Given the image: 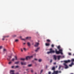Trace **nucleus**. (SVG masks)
I'll return each mask as SVG.
<instances>
[{
    "instance_id": "393cba45",
    "label": "nucleus",
    "mask_w": 74,
    "mask_h": 74,
    "mask_svg": "<svg viewBox=\"0 0 74 74\" xmlns=\"http://www.w3.org/2000/svg\"><path fill=\"white\" fill-rule=\"evenodd\" d=\"M3 50V52H4V51L5 52L7 51V50L5 49H4Z\"/></svg>"
},
{
    "instance_id": "f3484780",
    "label": "nucleus",
    "mask_w": 74,
    "mask_h": 74,
    "mask_svg": "<svg viewBox=\"0 0 74 74\" xmlns=\"http://www.w3.org/2000/svg\"><path fill=\"white\" fill-rule=\"evenodd\" d=\"M62 66L60 65L59 66V67L58 68V70H60Z\"/></svg>"
},
{
    "instance_id": "5701e85b",
    "label": "nucleus",
    "mask_w": 74,
    "mask_h": 74,
    "mask_svg": "<svg viewBox=\"0 0 74 74\" xmlns=\"http://www.w3.org/2000/svg\"><path fill=\"white\" fill-rule=\"evenodd\" d=\"M12 37H16V35H13Z\"/></svg>"
},
{
    "instance_id": "4d7b16f0",
    "label": "nucleus",
    "mask_w": 74,
    "mask_h": 74,
    "mask_svg": "<svg viewBox=\"0 0 74 74\" xmlns=\"http://www.w3.org/2000/svg\"><path fill=\"white\" fill-rule=\"evenodd\" d=\"M46 68H47V66H46Z\"/></svg>"
},
{
    "instance_id": "f257e3e1",
    "label": "nucleus",
    "mask_w": 74,
    "mask_h": 74,
    "mask_svg": "<svg viewBox=\"0 0 74 74\" xmlns=\"http://www.w3.org/2000/svg\"><path fill=\"white\" fill-rule=\"evenodd\" d=\"M57 48L59 50V51L57 50V49H55V52L56 54H59L61 53V55H63V53H62V51H63V50L62 49H60V46H59Z\"/></svg>"
},
{
    "instance_id": "5fc2aeb1",
    "label": "nucleus",
    "mask_w": 74,
    "mask_h": 74,
    "mask_svg": "<svg viewBox=\"0 0 74 74\" xmlns=\"http://www.w3.org/2000/svg\"><path fill=\"white\" fill-rule=\"evenodd\" d=\"M59 73H61V71H60L59 72Z\"/></svg>"
},
{
    "instance_id": "aec40b11",
    "label": "nucleus",
    "mask_w": 74,
    "mask_h": 74,
    "mask_svg": "<svg viewBox=\"0 0 74 74\" xmlns=\"http://www.w3.org/2000/svg\"><path fill=\"white\" fill-rule=\"evenodd\" d=\"M55 67H54V66L52 68V70H55Z\"/></svg>"
},
{
    "instance_id": "9b49d317",
    "label": "nucleus",
    "mask_w": 74,
    "mask_h": 74,
    "mask_svg": "<svg viewBox=\"0 0 74 74\" xmlns=\"http://www.w3.org/2000/svg\"><path fill=\"white\" fill-rule=\"evenodd\" d=\"M40 47H38V48L35 51L36 52H38V51L39 50V49H40Z\"/></svg>"
},
{
    "instance_id": "72a5a7b5",
    "label": "nucleus",
    "mask_w": 74,
    "mask_h": 74,
    "mask_svg": "<svg viewBox=\"0 0 74 74\" xmlns=\"http://www.w3.org/2000/svg\"><path fill=\"white\" fill-rule=\"evenodd\" d=\"M52 47H54V45L53 44L52 45H51Z\"/></svg>"
},
{
    "instance_id": "f704fd0d",
    "label": "nucleus",
    "mask_w": 74,
    "mask_h": 74,
    "mask_svg": "<svg viewBox=\"0 0 74 74\" xmlns=\"http://www.w3.org/2000/svg\"><path fill=\"white\" fill-rule=\"evenodd\" d=\"M71 61H72V62H74V59H72Z\"/></svg>"
},
{
    "instance_id": "412c9836",
    "label": "nucleus",
    "mask_w": 74,
    "mask_h": 74,
    "mask_svg": "<svg viewBox=\"0 0 74 74\" xmlns=\"http://www.w3.org/2000/svg\"><path fill=\"white\" fill-rule=\"evenodd\" d=\"M47 42H51V40L49 39H47Z\"/></svg>"
},
{
    "instance_id": "13d9d810",
    "label": "nucleus",
    "mask_w": 74,
    "mask_h": 74,
    "mask_svg": "<svg viewBox=\"0 0 74 74\" xmlns=\"http://www.w3.org/2000/svg\"><path fill=\"white\" fill-rule=\"evenodd\" d=\"M35 74H37V73H35Z\"/></svg>"
},
{
    "instance_id": "39448f33",
    "label": "nucleus",
    "mask_w": 74,
    "mask_h": 74,
    "mask_svg": "<svg viewBox=\"0 0 74 74\" xmlns=\"http://www.w3.org/2000/svg\"><path fill=\"white\" fill-rule=\"evenodd\" d=\"M33 56H28L26 57V59L28 60V59H30L31 58H32Z\"/></svg>"
},
{
    "instance_id": "58836bf2",
    "label": "nucleus",
    "mask_w": 74,
    "mask_h": 74,
    "mask_svg": "<svg viewBox=\"0 0 74 74\" xmlns=\"http://www.w3.org/2000/svg\"><path fill=\"white\" fill-rule=\"evenodd\" d=\"M52 62V60H50V63H51Z\"/></svg>"
},
{
    "instance_id": "7c9ffc66",
    "label": "nucleus",
    "mask_w": 74,
    "mask_h": 74,
    "mask_svg": "<svg viewBox=\"0 0 74 74\" xmlns=\"http://www.w3.org/2000/svg\"><path fill=\"white\" fill-rule=\"evenodd\" d=\"M14 57L16 59V60H17V57H16V56H15Z\"/></svg>"
},
{
    "instance_id": "37998d69",
    "label": "nucleus",
    "mask_w": 74,
    "mask_h": 74,
    "mask_svg": "<svg viewBox=\"0 0 74 74\" xmlns=\"http://www.w3.org/2000/svg\"><path fill=\"white\" fill-rule=\"evenodd\" d=\"M31 71L32 73H33V71L32 70H31Z\"/></svg>"
},
{
    "instance_id": "c9c22d12",
    "label": "nucleus",
    "mask_w": 74,
    "mask_h": 74,
    "mask_svg": "<svg viewBox=\"0 0 74 74\" xmlns=\"http://www.w3.org/2000/svg\"><path fill=\"white\" fill-rule=\"evenodd\" d=\"M19 67V66H16L15 68H18Z\"/></svg>"
},
{
    "instance_id": "473e14b6",
    "label": "nucleus",
    "mask_w": 74,
    "mask_h": 74,
    "mask_svg": "<svg viewBox=\"0 0 74 74\" xmlns=\"http://www.w3.org/2000/svg\"><path fill=\"white\" fill-rule=\"evenodd\" d=\"M23 49L25 51H26V48H23Z\"/></svg>"
},
{
    "instance_id": "1a4fd4ad",
    "label": "nucleus",
    "mask_w": 74,
    "mask_h": 74,
    "mask_svg": "<svg viewBox=\"0 0 74 74\" xmlns=\"http://www.w3.org/2000/svg\"><path fill=\"white\" fill-rule=\"evenodd\" d=\"M38 45H39V43L38 42H36V44L35 45V47H38Z\"/></svg>"
},
{
    "instance_id": "ddd939ff",
    "label": "nucleus",
    "mask_w": 74,
    "mask_h": 74,
    "mask_svg": "<svg viewBox=\"0 0 74 74\" xmlns=\"http://www.w3.org/2000/svg\"><path fill=\"white\" fill-rule=\"evenodd\" d=\"M57 57H58V60H59L60 59V58L61 57V56H57Z\"/></svg>"
},
{
    "instance_id": "423d86ee",
    "label": "nucleus",
    "mask_w": 74,
    "mask_h": 74,
    "mask_svg": "<svg viewBox=\"0 0 74 74\" xmlns=\"http://www.w3.org/2000/svg\"><path fill=\"white\" fill-rule=\"evenodd\" d=\"M58 74V71H54L52 73V74Z\"/></svg>"
},
{
    "instance_id": "4c0bfd02",
    "label": "nucleus",
    "mask_w": 74,
    "mask_h": 74,
    "mask_svg": "<svg viewBox=\"0 0 74 74\" xmlns=\"http://www.w3.org/2000/svg\"><path fill=\"white\" fill-rule=\"evenodd\" d=\"M2 48V46H0V49H1Z\"/></svg>"
},
{
    "instance_id": "f03ea898",
    "label": "nucleus",
    "mask_w": 74,
    "mask_h": 74,
    "mask_svg": "<svg viewBox=\"0 0 74 74\" xmlns=\"http://www.w3.org/2000/svg\"><path fill=\"white\" fill-rule=\"evenodd\" d=\"M71 61L70 60H68L67 61H64V62L65 63L63 64L65 67V69H67L68 68V66H67V65L66 63H69V62H70Z\"/></svg>"
},
{
    "instance_id": "9d476101",
    "label": "nucleus",
    "mask_w": 74,
    "mask_h": 74,
    "mask_svg": "<svg viewBox=\"0 0 74 74\" xmlns=\"http://www.w3.org/2000/svg\"><path fill=\"white\" fill-rule=\"evenodd\" d=\"M21 65H25V64H26V62H21Z\"/></svg>"
},
{
    "instance_id": "f8f14e48",
    "label": "nucleus",
    "mask_w": 74,
    "mask_h": 74,
    "mask_svg": "<svg viewBox=\"0 0 74 74\" xmlns=\"http://www.w3.org/2000/svg\"><path fill=\"white\" fill-rule=\"evenodd\" d=\"M26 38L27 40H30V39L31 38V37H27Z\"/></svg>"
},
{
    "instance_id": "4be33fe9",
    "label": "nucleus",
    "mask_w": 74,
    "mask_h": 74,
    "mask_svg": "<svg viewBox=\"0 0 74 74\" xmlns=\"http://www.w3.org/2000/svg\"><path fill=\"white\" fill-rule=\"evenodd\" d=\"M41 61H42V59H39L38 60V61L39 62H41Z\"/></svg>"
},
{
    "instance_id": "0eeeda50",
    "label": "nucleus",
    "mask_w": 74,
    "mask_h": 74,
    "mask_svg": "<svg viewBox=\"0 0 74 74\" xmlns=\"http://www.w3.org/2000/svg\"><path fill=\"white\" fill-rule=\"evenodd\" d=\"M53 56L54 59V60H56V59H57V58H56V57H57V56H56V55H54Z\"/></svg>"
},
{
    "instance_id": "864d4df0",
    "label": "nucleus",
    "mask_w": 74,
    "mask_h": 74,
    "mask_svg": "<svg viewBox=\"0 0 74 74\" xmlns=\"http://www.w3.org/2000/svg\"><path fill=\"white\" fill-rule=\"evenodd\" d=\"M56 68H57V67H58V66H56Z\"/></svg>"
},
{
    "instance_id": "a19ab883",
    "label": "nucleus",
    "mask_w": 74,
    "mask_h": 74,
    "mask_svg": "<svg viewBox=\"0 0 74 74\" xmlns=\"http://www.w3.org/2000/svg\"><path fill=\"white\" fill-rule=\"evenodd\" d=\"M35 60H37V59L36 58H35L34 59Z\"/></svg>"
},
{
    "instance_id": "c85d7f7f",
    "label": "nucleus",
    "mask_w": 74,
    "mask_h": 74,
    "mask_svg": "<svg viewBox=\"0 0 74 74\" xmlns=\"http://www.w3.org/2000/svg\"><path fill=\"white\" fill-rule=\"evenodd\" d=\"M48 74H51V71H49L48 73Z\"/></svg>"
},
{
    "instance_id": "20e7f679",
    "label": "nucleus",
    "mask_w": 74,
    "mask_h": 74,
    "mask_svg": "<svg viewBox=\"0 0 74 74\" xmlns=\"http://www.w3.org/2000/svg\"><path fill=\"white\" fill-rule=\"evenodd\" d=\"M12 54H11V56H8V58H7L8 60L9 61H10V60H11V58L12 57Z\"/></svg>"
},
{
    "instance_id": "2f4dec72",
    "label": "nucleus",
    "mask_w": 74,
    "mask_h": 74,
    "mask_svg": "<svg viewBox=\"0 0 74 74\" xmlns=\"http://www.w3.org/2000/svg\"><path fill=\"white\" fill-rule=\"evenodd\" d=\"M43 71V70H42L40 71V73H42V72Z\"/></svg>"
},
{
    "instance_id": "7ed1b4c3",
    "label": "nucleus",
    "mask_w": 74,
    "mask_h": 74,
    "mask_svg": "<svg viewBox=\"0 0 74 74\" xmlns=\"http://www.w3.org/2000/svg\"><path fill=\"white\" fill-rule=\"evenodd\" d=\"M50 51H48L47 52V53L48 54H49V53H55V52H56V51H54L53 50V49L52 48H51L49 49Z\"/></svg>"
},
{
    "instance_id": "cd10ccee",
    "label": "nucleus",
    "mask_w": 74,
    "mask_h": 74,
    "mask_svg": "<svg viewBox=\"0 0 74 74\" xmlns=\"http://www.w3.org/2000/svg\"><path fill=\"white\" fill-rule=\"evenodd\" d=\"M11 63H12V62H9V63H8V64H11Z\"/></svg>"
},
{
    "instance_id": "de8ad7c7",
    "label": "nucleus",
    "mask_w": 74,
    "mask_h": 74,
    "mask_svg": "<svg viewBox=\"0 0 74 74\" xmlns=\"http://www.w3.org/2000/svg\"><path fill=\"white\" fill-rule=\"evenodd\" d=\"M69 51H71V49H69Z\"/></svg>"
},
{
    "instance_id": "b1692460",
    "label": "nucleus",
    "mask_w": 74,
    "mask_h": 74,
    "mask_svg": "<svg viewBox=\"0 0 74 74\" xmlns=\"http://www.w3.org/2000/svg\"><path fill=\"white\" fill-rule=\"evenodd\" d=\"M15 60V59L14 58H13L12 60V61H13V62H14V61Z\"/></svg>"
},
{
    "instance_id": "ea45409f",
    "label": "nucleus",
    "mask_w": 74,
    "mask_h": 74,
    "mask_svg": "<svg viewBox=\"0 0 74 74\" xmlns=\"http://www.w3.org/2000/svg\"><path fill=\"white\" fill-rule=\"evenodd\" d=\"M72 66V65L71 64L69 65V66H70L71 67V66Z\"/></svg>"
},
{
    "instance_id": "a878e982",
    "label": "nucleus",
    "mask_w": 74,
    "mask_h": 74,
    "mask_svg": "<svg viewBox=\"0 0 74 74\" xmlns=\"http://www.w3.org/2000/svg\"><path fill=\"white\" fill-rule=\"evenodd\" d=\"M32 66V64H29L28 65V67H31Z\"/></svg>"
},
{
    "instance_id": "3c124183",
    "label": "nucleus",
    "mask_w": 74,
    "mask_h": 74,
    "mask_svg": "<svg viewBox=\"0 0 74 74\" xmlns=\"http://www.w3.org/2000/svg\"><path fill=\"white\" fill-rule=\"evenodd\" d=\"M28 70H29L28 69H27V70H26V71H28Z\"/></svg>"
},
{
    "instance_id": "6e6552de",
    "label": "nucleus",
    "mask_w": 74,
    "mask_h": 74,
    "mask_svg": "<svg viewBox=\"0 0 74 74\" xmlns=\"http://www.w3.org/2000/svg\"><path fill=\"white\" fill-rule=\"evenodd\" d=\"M14 71L11 70L10 71V74H14Z\"/></svg>"
},
{
    "instance_id": "49530a36",
    "label": "nucleus",
    "mask_w": 74,
    "mask_h": 74,
    "mask_svg": "<svg viewBox=\"0 0 74 74\" xmlns=\"http://www.w3.org/2000/svg\"><path fill=\"white\" fill-rule=\"evenodd\" d=\"M14 66H12V69L13 68H14Z\"/></svg>"
},
{
    "instance_id": "e433bc0d",
    "label": "nucleus",
    "mask_w": 74,
    "mask_h": 74,
    "mask_svg": "<svg viewBox=\"0 0 74 74\" xmlns=\"http://www.w3.org/2000/svg\"><path fill=\"white\" fill-rule=\"evenodd\" d=\"M72 65H73L74 64V63H73V62H72L71 64Z\"/></svg>"
},
{
    "instance_id": "bf43d9fd",
    "label": "nucleus",
    "mask_w": 74,
    "mask_h": 74,
    "mask_svg": "<svg viewBox=\"0 0 74 74\" xmlns=\"http://www.w3.org/2000/svg\"><path fill=\"white\" fill-rule=\"evenodd\" d=\"M20 38H21V37H22L21 36L20 37Z\"/></svg>"
},
{
    "instance_id": "09e8293b",
    "label": "nucleus",
    "mask_w": 74,
    "mask_h": 74,
    "mask_svg": "<svg viewBox=\"0 0 74 74\" xmlns=\"http://www.w3.org/2000/svg\"><path fill=\"white\" fill-rule=\"evenodd\" d=\"M25 44H26V43H23V45H25Z\"/></svg>"
},
{
    "instance_id": "c03bdc74",
    "label": "nucleus",
    "mask_w": 74,
    "mask_h": 74,
    "mask_svg": "<svg viewBox=\"0 0 74 74\" xmlns=\"http://www.w3.org/2000/svg\"><path fill=\"white\" fill-rule=\"evenodd\" d=\"M2 40H3V41H4V38H3L2 39Z\"/></svg>"
},
{
    "instance_id": "6e6d98bb",
    "label": "nucleus",
    "mask_w": 74,
    "mask_h": 74,
    "mask_svg": "<svg viewBox=\"0 0 74 74\" xmlns=\"http://www.w3.org/2000/svg\"><path fill=\"white\" fill-rule=\"evenodd\" d=\"M70 74H73V73H71Z\"/></svg>"
},
{
    "instance_id": "603ef678",
    "label": "nucleus",
    "mask_w": 74,
    "mask_h": 74,
    "mask_svg": "<svg viewBox=\"0 0 74 74\" xmlns=\"http://www.w3.org/2000/svg\"><path fill=\"white\" fill-rule=\"evenodd\" d=\"M23 40H25V39H22Z\"/></svg>"
},
{
    "instance_id": "4468645a",
    "label": "nucleus",
    "mask_w": 74,
    "mask_h": 74,
    "mask_svg": "<svg viewBox=\"0 0 74 74\" xmlns=\"http://www.w3.org/2000/svg\"><path fill=\"white\" fill-rule=\"evenodd\" d=\"M3 38H7V37H9V36H3Z\"/></svg>"
},
{
    "instance_id": "8fccbe9b",
    "label": "nucleus",
    "mask_w": 74,
    "mask_h": 74,
    "mask_svg": "<svg viewBox=\"0 0 74 74\" xmlns=\"http://www.w3.org/2000/svg\"><path fill=\"white\" fill-rule=\"evenodd\" d=\"M14 74H15L14 73ZM15 74H19V73H16Z\"/></svg>"
},
{
    "instance_id": "2eb2a0df",
    "label": "nucleus",
    "mask_w": 74,
    "mask_h": 74,
    "mask_svg": "<svg viewBox=\"0 0 74 74\" xmlns=\"http://www.w3.org/2000/svg\"><path fill=\"white\" fill-rule=\"evenodd\" d=\"M27 45L29 47H30V42H28L27 43Z\"/></svg>"
},
{
    "instance_id": "052dcab7",
    "label": "nucleus",
    "mask_w": 74,
    "mask_h": 74,
    "mask_svg": "<svg viewBox=\"0 0 74 74\" xmlns=\"http://www.w3.org/2000/svg\"><path fill=\"white\" fill-rule=\"evenodd\" d=\"M73 56H74V54H73Z\"/></svg>"
},
{
    "instance_id": "dca6fc26",
    "label": "nucleus",
    "mask_w": 74,
    "mask_h": 74,
    "mask_svg": "<svg viewBox=\"0 0 74 74\" xmlns=\"http://www.w3.org/2000/svg\"><path fill=\"white\" fill-rule=\"evenodd\" d=\"M45 45H46V46H49L50 44L49 43H46L45 44Z\"/></svg>"
},
{
    "instance_id": "6ab92c4d",
    "label": "nucleus",
    "mask_w": 74,
    "mask_h": 74,
    "mask_svg": "<svg viewBox=\"0 0 74 74\" xmlns=\"http://www.w3.org/2000/svg\"><path fill=\"white\" fill-rule=\"evenodd\" d=\"M20 60H22V61H24V60H25V58H21L20 59Z\"/></svg>"
},
{
    "instance_id": "79ce46f5",
    "label": "nucleus",
    "mask_w": 74,
    "mask_h": 74,
    "mask_svg": "<svg viewBox=\"0 0 74 74\" xmlns=\"http://www.w3.org/2000/svg\"><path fill=\"white\" fill-rule=\"evenodd\" d=\"M21 52H23V50H22V49H21Z\"/></svg>"
},
{
    "instance_id": "a211bd4d",
    "label": "nucleus",
    "mask_w": 74,
    "mask_h": 74,
    "mask_svg": "<svg viewBox=\"0 0 74 74\" xmlns=\"http://www.w3.org/2000/svg\"><path fill=\"white\" fill-rule=\"evenodd\" d=\"M19 63V61L15 62V64H18V63Z\"/></svg>"
},
{
    "instance_id": "c756f323",
    "label": "nucleus",
    "mask_w": 74,
    "mask_h": 74,
    "mask_svg": "<svg viewBox=\"0 0 74 74\" xmlns=\"http://www.w3.org/2000/svg\"><path fill=\"white\" fill-rule=\"evenodd\" d=\"M68 54L69 55H71V53H68Z\"/></svg>"
},
{
    "instance_id": "a18cd8bd",
    "label": "nucleus",
    "mask_w": 74,
    "mask_h": 74,
    "mask_svg": "<svg viewBox=\"0 0 74 74\" xmlns=\"http://www.w3.org/2000/svg\"><path fill=\"white\" fill-rule=\"evenodd\" d=\"M56 62H54V63H53V64H55H55H56Z\"/></svg>"
},
{
    "instance_id": "bb28decb",
    "label": "nucleus",
    "mask_w": 74,
    "mask_h": 74,
    "mask_svg": "<svg viewBox=\"0 0 74 74\" xmlns=\"http://www.w3.org/2000/svg\"><path fill=\"white\" fill-rule=\"evenodd\" d=\"M18 41H19V40H18V39H16L15 40V42H18Z\"/></svg>"
}]
</instances>
